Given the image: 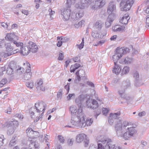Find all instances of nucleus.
I'll return each instance as SVG.
<instances>
[{
	"label": "nucleus",
	"instance_id": "1",
	"mask_svg": "<svg viewBox=\"0 0 149 149\" xmlns=\"http://www.w3.org/2000/svg\"><path fill=\"white\" fill-rule=\"evenodd\" d=\"M72 113L71 122L73 124L71 127H74V126L82 127V121H85L84 114L82 112V109L81 108L78 110L74 107H71L70 109Z\"/></svg>",
	"mask_w": 149,
	"mask_h": 149
},
{
	"label": "nucleus",
	"instance_id": "2",
	"mask_svg": "<svg viewBox=\"0 0 149 149\" xmlns=\"http://www.w3.org/2000/svg\"><path fill=\"white\" fill-rule=\"evenodd\" d=\"M115 129L117 135L123 137L125 140H128L131 137L133 136L137 132L134 127H127V131L124 133L122 130V123L120 121L119 123L115 125Z\"/></svg>",
	"mask_w": 149,
	"mask_h": 149
},
{
	"label": "nucleus",
	"instance_id": "3",
	"mask_svg": "<svg viewBox=\"0 0 149 149\" xmlns=\"http://www.w3.org/2000/svg\"><path fill=\"white\" fill-rule=\"evenodd\" d=\"M100 137V139L99 140L98 142H101L103 144L105 143H107V144L104 148L101 143H98L97 149H113L115 148V145L111 143L112 141L111 139L103 136H101Z\"/></svg>",
	"mask_w": 149,
	"mask_h": 149
},
{
	"label": "nucleus",
	"instance_id": "4",
	"mask_svg": "<svg viewBox=\"0 0 149 149\" xmlns=\"http://www.w3.org/2000/svg\"><path fill=\"white\" fill-rule=\"evenodd\" d=\"M46 107V105L42 101L40 102H37L35 104V107H32L30 109L29 112L31 116L34 115V111H36L38 113H40L41 111H44Z\"/></svg>",
	"mask_w": 149,
	"mask_h": 149
},
{
	"label": "nucleus",
	"instance_id": "5",
	"mask_svg": "<svg viewBox=\"0 0 149 149\" xmlns=\"http://www.w3.org/2000/svg\"><path fill=\"white\" fill-rule=\"evenodd\" d=\"M134 0H122L120 4L122 11L129 10L134 3Z\"/></svg>",
	"mask_w": 149,
	"mask_h": 149
},
{
	"label": "nucleus",
	"instance_id": "6",
	"mask_svg": "<svg viewBox=\"0 0 149 149\" xmlns=\"http://www.w3.org/2000/svg\"><path fill=\"white\" fill-rule=\"evenodd\" d=\"M5 46L6 48V50L9 52L6 53L5 54V57L9 56L15 54V51H12L13 49V47L9 43H7L5 45Z\"/></svg>",
	"mask_w": 149,
	"mask_h": 149
},
{
	"label": "nucleus",
	"instance_id": "7",
	"mask_svg": "<svg viewBox=\"0 0 149 149\" xmlns=\"http://www.w3.org/2000/svg\"><path fill=\"white\" fill-rule=\"evenodd\" d=\"M71 10L69 8L65 9L63 11L61 12V15L63 16V18L64 20H68L70 17L71 14Z\"/></svg>",
	"mask_w": 149,
	"mask_h": 149
},
{
	"label": "nucleus",
	"instance_id": "8",
	"mask_svg": "<svg viewBox=\"0 0 149 149\" xmlns=\"http://www.w3.org/2000/svg\"><path fill=\"white\" fill-rule=\"evenodd\" d=\"M86 102L88 107L92 109H95L98 106L97 102L95 100H92L89 99L86 101Z\"/></svg>",
	"mask_w": 149,
	"mask_h": 149
},
{
	"label": "nucleus",
	"instance_id": "9",
	"mask_svg": "<svg viewBox=\"0 0 149 149\" xmlns=\"http://www.w3.org/2000/svg\"><path fill=\"white\" fill-rule=\"evenodd\" d=\"M133 77L135 79L134 84L136 86H139L142 85L141 80L139 79V72L135 71L133 73Z\"/></svg>",
	"mask_w": 149,
	"mask_h": 149
},
{
	"label": "nucleus",
	"instance_id": "10",
	"mask_svg": "<svg viewBox=\"0 0 149 149\" xmlns=\"http://www.w3.org/2000/svg\"><path fill=\"white\" fill-rule=\"evenodd\" d=\"M116 6L114 2H110L107 9V12L109 14H112L114 17L115 14L113 13L116 10Z\"/></svg>",
	"mask_w": 149,
	"mask_h": 149
},
{
	"label": "nucleus",
	"instance_id": "11",
	"mask_svg": "<svg viewBox=\"0 0 149 149\" xmlns=\"http://www.w3.org/2000/svg\"><path fill=\"white\" fill-rule=\"evenodd\" d=\"M5 38L7 40L13 41V42L15 41L18 40L19 39L18 37L13 33H8L5 37Z\"/></svg>",
	"mask_w": 149,
	"mask_h": 149
},
{
	"label": "nucleus",
	"instance_id": "12",
	"mask_svg": "<svg viewBox=\"0 0 149 149\" xmlns=\"http://www.w3.org/2000/svg\"><path fill=\"white\" fill-rule=\"evenodd\" d=\"M114 19V17L112 14H109L105 23V26L106 28H108L110 27Z\"/></svg>",
	"mask_w": 149,
	"mask_h": 149
},
{
	"label": "nucleus",
	"instance_id": "13",
	"mask_svg": "<svg viewBox=\"0 0 149 149\" xmlns=\"http://www.w3.org/2000/svg\"><path fill=\"white\" fill-rule=\"evenodd\" d=\"M85 98V96L83 94L80 95L76 99L75 102L77 104L79 108H81L82 105V103L84 100Z\"/></svg>",
	"mask_w": 149,
	"mask_h": 149
},
{
	"label": "nucleus",
	"instance_id": "14",
	"mask_svg": "<svg viewBox=\"0 0 149 149\" xmlns=\"http://www.w3.org/2000/svg\"><path fill=\"white\" fill-rule=\"evenodd\" d=\"M120 112H117L116 113H111L110 114V116H112V118L116 120V123L115 125L118 123H119V121H120L122 123L121 120L118 119L120 118Z\"/></svg>",
	"mask_w": 149,
	"mask_h": 149
},
{
	"label": "nucleus",
	"instance_id": "15",
	"mask_svg": "<svg viewBox=\"0 0 149 149\" xmlns=\"http://www.w3.org/2000/svg\"><path fill=\"white\" fill-rule=\"evenodd\" d=\"M84 15L83 10L80 9L78 13H77L74 16L73 15L72 18L73 20L76 21L81 18Z\"/></svg>",
	"mask_w": 149,
	"mask_h": 149
},
{
	"label": "nucleus",
	"instance_id": "16",
	"mask_svg": "<svg viewBox=\"0 0 149 149\" xmlns=\"http://www.w3.org/2000/svg\"><path fill=\"white\" fill-rule=\"evenodd\" d=\"M130 86V83L129 80L127 79L125 81L123 82L122 86L121 87L120 90H125Z\"/></svg>",
	"mask_w": 149,
	"mask_h": 149
},
{
	"label": "nucleus",
	"instance_id": "17",
	"mask_svg": "<svg viewBox=\"0 0 149 149\" xmlns=\"http://www.w3.org/2000/svg\"><path fill=\"white\" fill-rule=\"evenodd\" d=\"M118 48H117L116 50V53L113 56L112 58L114 61V63L115 62L117 63V61L123 56L121 53H119V52H118Z\"/></svg>",
	"mask_w": 149,
	"mask_h": 149
},
{
	"label": "nucleus",
	"instance_id": "18",
	"mask_svg": "<svg viewBox=\"0 0 149 149\" xmlns=\"http://www.w3.org/2000/svg\"><path fill=\"white\" fill-rule=\"evenodd\" d=\"M125 91L124 90H119L118 91V93L122 98H124L126 100H130L131 97L128 95L125 94Z\"/></svg>",
	"mask_w": 149,
	"mask_h": 149
},
{
	"label": "nucleus",
	"instance_id": "19",
	"mask_svg": "<svg viewBox=\"0 0 149 149\" xmlns=\"http://www.w3.org/2000/svg\"><path fill=\"white\" fill-rule=\"evenodd\" d=\"M30 52V50L26 46H22L20 49V52L23 55H26Z\"/></svg>",
	"mask_w": 149,
	"mask_h": 149
},
{
	"label": "nucleus",
	"instance_id": "20",
	"mask_svg": "<svg viewBox=\"0 0 149 149\" xmlns=\"http://www.w3.org/2000/svg\"><path fill=\"white\" fill-rule=\"evenodd\" d=\"M86 135L84 134H79L76 137V141L78 143L82 142L86 138Z\"/></svg>",
	"mask_w": 149,
	"mask_h": 149
},
{
	"label": "nucleus",
	"instance_id": "21",
	"mask_svg": "<svg viewBox=\"0 0 149 149\" xmlns=\"http://www.w3.org/2000/svg\"><path fill=\"white\" fill-rule=\"evenodd\" d=\"M115 67L113 70V72L115 73L117 75L119 74V73L121 71L122 68L119 66L117 64L116 62L114 63Z\"/></svg>",
	"mask_w": 149,
	"mask_h": 149
},
{
	"label": "nucleus",
	"instance_id": "22",
	"mask_svg": "<svg viewBox=\"0 0 149 149\" xmlns=\"http://www.w3.org/2000/svg\"><path fill=\"white\" fill-rule=\"evenodd\" d=\"M130 19V17L128 15H125L120 20V22L122 24L126 25L127 24Z\"/></svg>",
	"mask_w": 149,
	"mask_h": 149
},
{
	"label": "nucleus",
	"instance_id": "23",
	"mask_svg": "<svg viewBox=\"0 0 149 149\" xmlns=\"http://www.w3.org/2000/svg\"><path fill=\"white\" fill-rule=\"evenodd\" d=\"M30 143V147H31V149H38L39 145L37 142L34 141L33 140L29 141Z\"/></svg>",
	"mask_w": 149,
	"mask_h": 149
},
{
	"label": "nucleus",
	"instance_id": "24",
	"mask_svg": "<svg viewBox=\"0 0 149 149\" xmlns=\"http://www.w3.org/2000/svg\"><path fill=\"white\" fill-rule=\"evenodd\" d=\"M93 120L91 118H88L86 119V120L84 122H82V127H85L86 125L87 126H90L93 123Z\"/></svg>",
	"mask_w": 149,
	"mask_h": 149
},
{
	"label": "nucleus",
	"instance_id": "25",
	"mask_svg": "<svg viewBox=\"0 0 149 149\" xmlns=\"http://www.w3.org/2000/svg\"><path fill=\"white\" fill-rule=\"evenodd\" d=\"M7 124L8 125H9L12 127H13V128L15 129L19 125L18 122L15 120L10 121Z\"/></svg>",
	"mask_w": 149,
	"mask_h": 149
},
{
	"label": "nucleus",
	"instance_id": "26",
	"mask_svg": "<svg viewBox=\"0 0 149 149\" xmlns=\"http://www.w3.org/2000/svg\"><path fill=\"white\" fill-rule=\"evenodd\" d=\"M118 48L119 53H121L123 55L129 52L130 49L126 47H123L120 48Z\"/></svg>",
	"mask_w": 149,
	"mask_h": 149
},
{
	"label": "nucleus",
	"instance_id": "27",
	"mask_svg": "<svg viewBox=\"0 0 149 149\" xmlns=\"http://www.w3.org/2000/svg\"><path fill=\"white\" fill-rule=\"evenodd\" d=\"M6 126L8 127V130L7 132V134L9 135L12 134L14 132L15 129L13 128V127L8 125V124L6 125Z\"/></svg>",
	"mask_w": 149,
	"mask_h": 149
},
{
	"label": "nucleus",
	"instance_id": "28",
	"mask_svg": "<svg viewBox=\"0 0 149 149\" xmlns=\"http://www.w3.org/2000/svg\"><path fill=\"white\" fill-rule=\"evenodd\" d=\"M104 25V23L101 20H98L96 22L95 24V27L99 29H101Z\"/></svg>",
	"mask_w": 149,
	"mask_h": 149
},
{
	"label": "nucleus",
	"instance_id": "29",
	"mask_svg": "<svg viewBox=\"0 0 149 149\" xmlns=\"http://www.w3.org/2000/svg\"><path fill=\"white\" fill-rule=\"evenodd\" d=\"M119 26L118 25H116L113 26L112 28L113 31L114 32L120 31L124 30L125 28L124 26L122 27V28L118 27Z\"/></svg>",
	"mask_w": 149,
	"mask_h": 149
},
{
	"label": "nucleus",
	"instance_id": "30",
	"mask_svg": "<svg viewBox=\"0 0 149 149\" xmlns=\"http://www.w3.org/2000/svg\"><path fill=\"white\" fill-rule=\"evenodd\" d=\"M80 66L81 65L80 64L77 63H75L74 65H71L70 67V72H74L76 69Z\"/></svg>",
	"mask_w": 149,
	"mask_h": 149
},
{
	"label": "nucleus",
	"instance_id": "31",
	"mask_svg": "<svg viewBox=\"0 0 149 149\" xmlns=\"http://www.w3.org/2000/svg\"><path fill=\"white\" fill-rule=\"evenodd\" d=\"M23 65H25L26 66V73L31 72V68L30 65L28 62L26 61L25 63H24Z\"/></svg>",
	"mask_w": 149,
	"mask_h": 149
},
{
	"label": "nucleus",
	"instance_id": "32",
	"mask_svg": "<svg viewBox=\"0 0 149 149\" xmlns=\"http://www.w3.org/2000/svg\"><path fill=\"white\" fill-rule=\"evenodd\" d=\"M32 75V72L25 73L24 74V77L23 78V79L25 80H28L30 79Z\"/></svg>",
	"mask_w": 149,
	"mask_h": 149
},
{
	"label": "nucleus",
	"instance_id": "33",
	"mask_svg": "<svg viewBox=\"0 0 149 149\" xmlns=\"http://www.w3.org/2000/svg\"><path fill=\"white\" fill-rule=\"evenodd\" d=\"M76 0H66V6L68 8H70L72 4H74Z\"/></svg>",
	"mask_w": 149,
	"mask_h": 149
},
{
	"label": "nucleus",
	"instance_id": "34",
	"mask_svg": "<svg viewBox=\"0 0 149 149\" xmlns=\"http://www.w3.org/2000/svg\"><path fill=\"white\" fill-rule=\"evenodd\" d=\"M129 70L130 68L128 67H124L122 70V72L121 74V75H123L124 74H127L129 72Z\"/></svg>",
	"mask_w": 149,
	"mask_h": 149
},
{
	"label": "nucleus",
	"instance_id": "35",
	"mask_svg": "<svg viewBox=\"0 0 149 149\" xmlns=\"http://www.w3.org/2000/svg\"><path fill=\"white\" fill-rule=\"evenodd\" d=\"M85 71L83 69H81L78 70L76 73V75H80L81 77H82V76H85Z\"/></svg>",
	"mask_w": 149,
	"mask_h": 149
},
{
	"label": "nucleus",
	"instance_id": "36",
	"mask_svg": "<svg viewBox=\"0 0 149 149\" xmlns=\"http://www.w3.org/2000/svg\"><path fill=\"white\" fill-rule=\"evenodd\" d=\"M8 66L13 70L16 69V65L13 61H11Z\"/></svg>",
	"mask_w": 149,
	"mask_h": 149
},
{
	"label": "nucleus",
	"instance_id": "37",
	"mask_svg": "<svg viewBox=\"0 0 149 149\" xmlns=\"http://www.w3.org/2000/svg\"><path fill=\"white\" fill-rule=\"evenodd\" d=\"M38 49V46L35 45L31 47V48H29V50H30V52L31 51L32 53H35L37 51Z\"/></svg>",
	"mask_w": 149,
	"mask_h": 149
},
{
	"label": "nucleus",
	"instance_id": "38",
	"mask_svg": "<svg viewBox=\"0 0 149 149\" xmlns=\"http://www.w3.org/2000/svg\"><path fill=\"white\" fill-rule=\"evenodd\" d=\"M131 123L128 122L127 121H125L123 122V124H122V130L123 129V128H124L125 129H126V127L127 126L129 127V126L130 125Z\"/></svg>",
	"mask_w": 149,
	"mask_h": 149
},
{
	"label": "nucleus",
	"instance_id": "39",
	"mask_svg": "<svg viewBox=\"0 0 149 149\" xmlns=\"http://www.w3.org/2000/svg\"><path fill=\"white\" fill-rule=\"evenodd\" d=\"M123 61L125 62V63L127 64L130 63L132 61V58L127 57L125 59H123Z\"/></svg>",
	"mask_w": 149,
	"mask_h": 149
},
{
	"label": "nucleus",
	"instance_id": "40",
	"mask_svg": "<svg viewBox=\"0 0 149 149\" xmlns=\"http://www.w3.org/2000/svg\"><path fill=\"white\" fill-rule=\"evenodd\" d=\"M14 44L16 46L18 47H19L20 49L23 46V43L22 42H21L17 41V40L14 41L13 42Z\"/></svg>",
	"mask_w": 149,
	"mask_h": 149
},
{
	"label": "nucleus",
	"instance_id": "41",
	"mask_svg": "<svg viewBox=\"0 0 149 149\" xmlns=\"http://www.w3.org/2000/svg\"><path fill=\"white\" fill-rule=\"evenodd\" d=\"M43 82L42 80L41 79L39 80L37 82V84H36V88L37 90H38L40 88V86H41L42 85Z\"/></svg>",
	"mask_w": 149,
	"mask_h": 149
},
{
	"label": "nucleus",
	"instance_id": "42",
	"mask_svg": "<svg viewBox=\"0 0 149 149\" xmlns=\"http://www.w3.org/2000/svg\"><path fill=\"white\" fill-rule=\"evenodd\" d=\"M94 6L95 8H101L100 0H97L95 1V5Z\"/></svg>",
	"mask_w": 149,
	"mask_h": 149
},
{
	"label": "nucleus",
	"instance_id": "43",
	"mask_svg": "<svg viewBox=\"0 0 149 149\" xmlns=\"http://www.w3.org/2000/svg\"><path fill=\"white\" fill-rule=\"evenodd\" d=\"M8 81L6 78L3 79L0 82V87H2L3 86L7 83Z\"/></svg>",
	"mask_w": 149,
	"mask_h": 149
},
{
	"label": "nucleus",
	"instance_id": "44",
	"mask_svg": "<svg viewBox=\"0 0 149 149\" xmlns=\"http://www.w3.org/2000/svg\"><path fill=\"white\" fill-rule=\"evenodd\" d=\"M101 110L100 109H98L97 110L95 111L94 114L96 119L98 116L101 113Z\"/></svg>",
	"mask_w": 149,
	"mask_h": 149
},
{
	"label": "nucleus",
	"instance_id": "45",
	"mask_svg": "<svg viewBox=\"0 0 149 149\" xmlns=\"http://www.w3.org/2000/svg\"><path fill=\"white\" fill-rule=\"evenodd\" d=\"M36 44L35 43L33 42L29 41L28 42L26 47L29 49L30 48H31V47H33V46H34Z\"/></svg>",
	"mask_w": 149,
	"mask_h": 149
},
{
	"label": "nucleus",
	"instance_id": "46",
	"mask_svg": "<svg viewBox=\"0 0 149 149\" xmlns=\"http://www.w3.org/2000/svg\"><path fill=\"white\" fill-rule=\"evenodd\" d=\"M31 132H30V135H31L30 137H32V136L33 135V134L35 133H36V135H35V136H39V133L37 131H34L32 129V130H31Z\"/></svg>",
	"mask_w": 149,
	"mask_h": 149
},
{
	"label": "nucleus",
	"instance_id": "47",
	"mask_svg": "<svg viewBox=\"0 0 149 149\" xmlns=\"http://www.w3.org/2000/svg\"><path fill=\"white\" fill-rule=\"evenodd\" d=\"M13 69L9 67L8 66L7 69V73L9 75H11L13 73Z\"/></svg>",
	"mask_w": 149,
	"mask_h": 149
},
{
	"label": "nucleus",
	"instance_id": "48",
	"mask_svg": "<svg viewBox=\"0 0 149 149\" xmlns=\"http://www.w3.org/2000/svg\"><path fill=\"white\" fill-rule=\"evenodd\" d=\"M84 21L83 20H82L79 22L78 24H74V26L75 27L78 28L79 26H81L83 24H84Z\"/></svg>",
	"mask_w": 149,
	"mask_h": 149
},
{
	"label": "nucleus",
	"instance_id": "49",
	"mask_svg": "<svg viewBox=\"0 0 149 149\" xmlns=\"http://www.w3.org/2000/svg\"><path fill=\"white\" fill-rule=\"evenodd\" d=\"M4 140V136L3 135H0V145L2 146L4 144L3 141Z\"/></svg>",
	"mask_w": 149,
	"mask_h": 149
},
{
	"label": "nucleus",
	"instance_id": "50",
	"mask_svg": "<svg viewBox=\"0 0 149 149\" xmlns=\"http://www.w3.org/2000/svg\"><path fill=\"white\" fill-rule=\"evenodd\" d=\"M62 95V89H60L57 95V98L60 99L61 98Z\"/></svg>",
	"mask_w": 149,
	"mask_h": 149
},
{
	"label": "nucleus",
	"instance_id": "51",
	"mask_svg": "<svg viewBox=\"0 0 149 149\" xmlns=\"http://www.w3.org/2000/svg\"><path fill=\"white\" fill-rule=\"evenodd\" d=\"M114 121L116 122V120L112 118V116H110L109 117L108 122L110 125H112Z\"/></svg>",
	"mask_w": 149,
	"mask_h": 149
},
{
	"label": "nucleus",
	"instance_id": "52",
	"mask_svg": "<svg viewBox=\"0 0 149 149\" xmlns=\"http://www.w3.org/2000/svg\"><path fill=\"white\" fill-rule=\"evenodd\" d=\"M119 79H114L111 81V84L113 86H115L118 82Z\"/></svg>",
	"mask_w": 149,
	"mask_h": 149
},
{
	"label": "nucleus",
	"instance_id": "53",
	"mask_svg": "<svg viewBox=\"0 0 149 149\" xmlns=\"http://www.w3.org/2000/svg\"><path fill=\"white\" fill-rule=\"evenodd\" d=\"M75 94L74 93L72 94H69L68 96H67L68 100H70L72 98L74 97Z\"/></svg>",
	"mask_w": 149,
	"mask_h": 149
},
{
	"label": "nucleus",
	"instance_id": "54",
	"mask_svg": "<svg viewBox=\"0 0 149 149\" xmlns=\"http://www.w3.org/2000/svg\"><path fill=\"white\" fill-rule=\"evenodd\" d=\"M84 142V146L85 147L88 146L89 142V140H88L87 138H85V139Z\"/></svg>",
	"mask_w": 149,
	"mask_h": 149
},
{
	"label": "nucleus",
	"instance_id": "55",
	"mask_svg": "<svg viewBox=\"0 0 149 149\" xmlns=\"http://www.w3.org/2000/svg\"><path fill=\"white\" fill-rule=\"evenodd\" d=\"M15 116L18 118L19 119L22 120L23 118V116L21 114L17 113L15 115Z\"/></svg>",
	"mask_w": 149,
	"mask_h": 149
},
{
	"label": "nucleus",
	"instance_id": "56",
	"mask_svg": "<svg viewBox=\"0 0 149 149\" xmlns=\"http://www.w3.org/2000/svg\"><path fill=\"white\" fill-rule=\"evenodd\" d=\"M26 86L30 88H33V83L31 82H28L26 83Z\"/></svg>",
	"mask_w": 149,
	"mask_h": 149
},
{
	"label": "nucleus",
	"instance_id": "57",
	"mask_svg": "<svg viewBox=\"0 0 149 149\" xmlns=\"http://www.w3.org/2000/svg\"><path fill=\"white\" fill-rule=\"evenodd\" d=\"M58 138L59 141L62 143H63L64 141L65 140L63 137L61 135L58 136Z\"/></svg>",
	"mask_w": 149,
	"mask_h": 149
},
{
	"label": "nucleus",
	"instance_id": "58",
	"mask_svg": "<svg viewBox=\"0 0 149 149\" xmlns=\"http://www.w3.org/2000/svg\"><path fill=\"white\" fill-rule=\"evenodd\" d=\"M91 0H81V2L83 4H87L91 2Z\"/></svg>",
	"mask_w": 149,
	"mask_h": 149
},
{
	"label": "nucleus",
	"instance_id": "59",
	"mask_svg": "<svg viewBox=\"0 0 149 149\" xmlns=\"http://www.w3.org/2000/svg\"><path fill=\"white\" fill-rule=\"evenodd\" d=\"M32 130V129L30 128H28L26 130V133L27 136L30 137V136H31V135H30V132H31V131Z\"/></svg>",
	"mask_w": 149,
	"mask_h": 149
},
{
	"label": "nucleus",
	"instance_id": "60",
	"mask_svg": "<svg viewBox=\"0 0 149 149\" xmlns=\"http://www.w3.org/2000/svg\"><path fill=\"white\" fill-rule=\"evenodd\" d=\"M1 24V25L2 26L6 28H7L8 26H10V24L9 23L8 24L7 23L2 22Z\"/></svg>",
	"mask_w": 149,
	"mask_h": 149
},
{
	"label": "nucleus",
	"instance_id": "61",
	"mask_svg": "<svg viewBox=\"0 0 149 149\" xmlns=\"http://www.w3.org/2000/svg\"><path fill=\"white\" fill-rule=\"evenodd\" d=\"M109 111L108 109L106 108H103L102 109V113L105 115H106Z\"/></svg>",
	"mask_w": 149,
	"mask_h": 149
},
{
	"label": "nucleus",
	"instance_id": "62",
	"mask_svg": "<svg viewBox=\"0 0 149 149\" xmlns=\"http://www.w3.org/2000/svg\"><path fill=\"white\" fill-rule=\"evenodd\" d=\"M70 83H68L65 86L64 88L67 91V93H68L70 90Z\"/></svg>",
	"mask_w": 149,
	"mask_h": 149
},
{
	"label": "nucleus",
	"instance_id": "63",
	"mask_svg": "<svg viewBox=\"0 0 149 149\" xmlns=\"http://www.w3.org/2000/svg\"><path fill=\"white\" fill-rule=\"evenodd\" d=\"M63 57L64 55L62 53H60L59 54L58 59L59 60H63Z\"/></svg>",
	"mask_w": 149,
	"mask_h": 149
},
{
	"label": "nucleus",
	"instance_id": "64",
	"mask_svg": "<svg viewBox=\"0 0 149 149\" xmlns=\"http://www.w3.org/2000/svg\"><path fill=\"white\" fill-rule=\"evenodd\" d=\"M146 114V112L143 111L141 112H139L138 114V115L140 117H142V116H144Z\"/></svg>",
	"mask_w": 149,
	"mask_h": 149
}]
</instances>
